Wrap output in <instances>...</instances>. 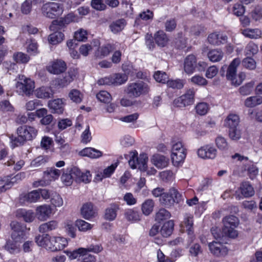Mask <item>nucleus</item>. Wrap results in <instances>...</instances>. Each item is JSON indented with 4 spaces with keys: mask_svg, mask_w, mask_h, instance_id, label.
<instances>
[{
    "mask_svg": "<svg viewBox=\"0 0 262 262\" xmlns=\"http://www.w3.org/2000/svg\"><path fill=\"white\" fill-rule=\"evenodd\" d=\"M35 242L39 246L52 252L59 251L67 246L68 242L66 238L60 236H50L49 234L38 235Z\"/></svg>",
    "mask_w": 262,
    "mask_h": 262,
    "instance_id": "obj_1",
    "label": "nucleus"
},
{
    "mask_svg": "<svg viewBox=\"0 0 262 262\" xmlns=\"http://www.w3.org/2000/svg\"><path fill=\"white\" fill-rule=\"evenodd\" d=\"M150 91V86L143 81H137L129 83L126 89V92L130 97L138 98L148 94Z\"/></svg>",
    "mask_w": 262,
    "mask_h": 262,
    "instance_id": "obj_2",
    "label": "nucleus"
},
{
    "mask_svg": "<svg viewBox=\"0 0 262 262\" xmlns=\"http://www.w3.org/2000/svg\"><path fill=\"white\" fill-rule=\"evenodd\" d=\"M125 74L116 73L110 76L104 77L98 81L100 84L119 85L126 82L128 79L127 75H133L130 73L129 67H123Z\"/></svg>",
    "mask_w": 262,
    "mask_h": 262,
    "instance_id": "obj_3",
    "label": "nucleus"
},
{
    "mask_svg": "<svg viewBox=\"0 0 262 262\" xmlns=\"http://www.w3.org/2000/svg\"><path fill=\"white\" fill-rule=\"evenodd\" d=\"M18 81L16 83V91L21 95L30 96L35 89V83L30 78L24 75H19Z\"/></svg>",
    "mask_w": 262,
    "mask_h": 262,
    "instance_id": "obj_4",
    "label": "nucleus"
},
{
    "mask_svg": "<svg viewBox=\"0 0 262 262\" xmlns=\"http://www.w3.org/2000/svg\"><path fill=\"white\" fill-rule=\"evenodd\" d=\"M187 151L181 141L174 143L171 147V159L173 165L179 166L186 158Z\"/></svg>",
    "mask_w": 262,
    "mask_h": 262,
    "instance_id": "obj_5",
    "label": "nucleus"
},
{
    "mask_svg": "<svg viewBox=\"0 0 262 262\" xmlns=\"http://www.w3.org/2000/svg\"><path fill=\"white\" fill-rule=\"evenodd\" d=\"M40 11L43 16L50 18H54L61 15L63 10L61 5L58 3L47 2L42 5Z\"/></svg>",
    "mask_w": 262,
    "mask_h": 262,
    "instance_id": "obj_6",
    "label": "nucleus"
},
{
    "mask_svg": "<svg viewBox=\"0 0 262 262\" xmlns=\"http://www.w3.org/2000/svg\"><path fill=\"white\" fill-rule=\"evenodd\" d=\"M224 227L223 232L225 235L231 238L237 236V232L235 229L239 224V220L234 215H229L224 217L223 220Z\"/></svg>",
    "mask_w": 262,
    "mask_h": 262,
    "instance_id": "obj_7",
    "label": "nucleus"
},
{
    "mask_svg": "<svg viewBox=\"0 0 262 262\" xmlns=\"http://www.w3.org/2000/svg\"><path fill=\"white\" fill-rule=\"evenodd\" d=\"M102 250V248L99 245L91 246L88 248H79L78 249L71 250H64V253L69 257L70 260L81 257L82 259L83 256L86 253L89 252H94L95 253H99Z\"/></svg>",
    "mask_w": 262,
    "mask_h": 262,
    "instance_id": "obj_8",
    "label": "nucleus"
},
{
    "mask_svg": "<svg viewBox=\"0 0 262 262\" xmlns=\"http://www.w3.org/2000/svg\"><path fill=\"white\" fill-rule=\"evenodd\" d=\"M131 158L128 161V164L133 169L138 168L141 171H145L147 169L148 157L145 154H142L138 157L136 152H131Z\"/></svg>",
    "mask_w": 262,
    "mask_h": 262,
    "instance_id": "obj_9",
    "label": "nucleus"
},
{
    "mask_svg": "<svg viewBox=\"0 0 262 262\" xmlns=\"http://www.w3.org/2000/svg\"><path fill=\"white\" fill-rule=\"evenodd\" d=\"M194 95L195 92L193 90H188L184 94L173 100V105L178 107H184L191 105L194 102Z\"/></svg>",
    "mask_w": 262,
    "mask_h": 262,
    "instance_id": "obj_10",
    "label": "nucleus"
},
{
    "mask_svg": "<svg viewBox=\"0 0 262 262\" xmlns=\"http://www.w3.org/2000/svg\"><path fill=\"white\" fill-rule=\"evenodd\" d=\"M35 132H15L10 137L11 146L14 148L23 144L27 140H31L36 136Z\"/></svg>",
    "mask_w": 262,
    "mask_h": 262,
    "instance_id": "obj_11",
    "label": "nucleus"
},
{
    "mask_svg": "<svg viewBox=\"0 0 262 262\" xmlns=\"http://www.w3.org/2000/svg\"><path fill=\"white\" fill-rule=\"evenodd\" d=\"M78 173H79V168L77 167L67 168L63 170L61 176V181L65 186H71L74 180L76 181V176Z\"/></svg>",
    "mask_w": 262,
    "mask_h": 262,
    "instance_id": "obj_12",
    "label": "nucleus"
},
{
    "mask_svg": "<svg viewBox=\"0 0 262 262\" xmlns=\"http://www.w3.org/2000/svg\"><path fill=\"white\" fill-rule=\"evenodd\" d=\"M210 252L218 257H224L227 255L228 249L220 242L213 241L208 245Z\"/></svg>",
    "mask_w": 262,
    "mask_h": 262,
    "instance_id": "obj_13",
    "label": "nucleus"
},
{
    "mask_svg": "<svg viewBox=\"0 0 262 262\" xmlns=\"http://www.w3.org/2000/svg\"><path fill=\"white\" fill-rule=\"evenodd\" d=\"M12 230L11 238L16 240H23L25 235L26 226L17 221H12L10 224Z\"/></svg>",
    "mask_w": 262,
    "mask_h": 262,
    "instance_id": "obj_14",
    "label": "nucleus"
},
{
    "mask_svg": "<svg viewBox=\"0 0 262 262\" xmlns=\"http://www.w3.org/2000/svg\"><path fill=\"white\" fill-rule=\"evenodd\" d=\"M198 156L202 159H214L217 155V149L211 145H206L200 148L197 151Z\"/></svg>",
    "mask_w": 262,
    "mask_h": 262,
    "instance_id": "obj_15",
    "label": "nucleus"
},
{
    "mask_svg": "<svg viewBox=\"0 0 262 262\" xmlns=\"http://www.w3.org/2000/svg\"><path fill=\"white\" fill-rule=\"evenodd\" d=\"M66 69V63L64 61L60 59L51 62L47 67L48 71L54 74H59L64 72Z\"/></svg>",
    "mask_w": 262,
    "mask_h": 262,
    "instance_id": "obj_16",
    "label": "nucleus"
},
{
    "mask_svg": "<svg viewBox=\"0 0 262 262\" xmlns=\"http://www.w3.org/2000/svg\"><path fill=\"white\" fill-rule=\"evenodd\" d=\"M197 68V61L196 57L192 55H188L184 60V70L188 74L193 73Z\"/></svg>",
    "mask_w": 262,
    "mask_h": 262,
    "instance_id": "obj_17",
    "label": "nucleus"
},
{
    "mask_svg": "<svg viewBox=\"0 0 262 262\" xmlns=\"http://www.w3.org/2000/svg\"><path fill=\"white\" fill-rule=\"evenodd\" d=\"M241 63V60L238 58L234 59L229 64L226 73L227 79L231 81V84L232 85V82L235 80V78L237 75L236 69L237 67Z\"/></svg>",
    "mask_w": 262,
    "mask_h": 262,
    "instance_id": "obj_18",
    "label": "nucleus"
},
{
    "mask_svg": "<svg viewBox=\"0 0 262 262\" xmlns=\"http://www.w3.org/2000/svg\"><path fill=\"white\" fill-rule=\"evenodd\" d=\"M52 209L49 205H40L36 208V214L38 220H47L52 213Z\"/></svg>",
    "mask_w": 262,
    "mask_h": 262,
    "instance_id": "obj_19",
    "label": "nucleus"
},
{
    "mask_svg": "<svg viewBox=\"0 0 262 262\" xmlns=\"http://www.w3.org/2000/svg\"><path fill=\"white\" fill-rule=\"evenodd\" d=\"M23 240L9 239L5 245V249L11 254H16L21 251L20 244Z\"/></svg>",
    "mask_w": 262,
    "mask_h": 262,
    "instance_id": "obj_20",
    "label": "nucleus"
},
{
    "mask_svg": "<svg viewBox=\"0 0 262 262\" xmlns=\"http://www.w3.org/2000/svg\"><path fill=\"white\" fill-rule=\"evenodd\" d=\"M25 178V173L20 172L17 173L14 177L12 178L11 181L9 182L6 181L5 180H3L2 178H0V185H2V187L1 188V191H5L11 186L12 183H17L24 179Z\"/></svg>",
    "mask_w": 262,
    "mask_h": 262,
    "instance_id": "obj_21",
    "label": "nucleus"
},
{
    "mask_svg": "<svg viewBox=\"0 0 262 262\" xmlns=\"http://www.w3.org/2000/svg\"><path fill=\"white\" fill-rule=\"evenodd\" d=\"M78 155L87 157L91 159H97L102 156V152L94 148L85 147L78 152Z\"/></svg>",
    "mask_w": 262,
    "mask_h": 262,
    "instance_id": "obj_22",
    "label": "nucleus"
},
{
    "mask_svg": "<svg viewBox=\"0 0 262 262\" xmlns=\"http://www.w3.org/2000/svg\"><path fill=\"white\" fill-rule=\"evenodd\" d=\"M15 216L18 219H23L26 222H32L35 217L34 213L31 210L19 209L15 212Z\"/></svg>",
    "mask_w": 262,
    "mask_h": 262,
    "instance_id": "obj_23",
    "label": "nucleus"
},
{
    "mask_svg": "<svg viewBox=\"0 0 262 262\" xmlns=\"http://www.w3.org/2000/svg\"><path fill=\"white\" fill-rule=\"evenodd\" d=\"M151 161L156 167L162 169L168 166L169 159L164 156L156 154L152 156Z\"/></svg>",
    "mask_w": 262,
    "mask_h": 262,
    "instance_id": "obj_24",
    "label": "nucleus"
},
{
    "mask_svg": "<svg viewBox=\"0 0 262 262\" xmlns=\"http://www.w3.org/2000/svg\"><path fill=\"white\" fill-rule=\"evenodd\" d=\"M239 123V117L234 114H230L225 120V125L232 131H236Z\"/></svg>",
    "mask_w": 262,
    "mask_h": 262,
    "instance_id": "obj_25",
    "label": "nucleus"
},
{
    "mask_svg": "<svg viewBox=\"0 0 262 262\" xmlns=\"http://www.w3.org/2000/svg\"><path fill=\"white\" fill-rule=\"evenodd\" d=\"M81 214L83 218L88 220L95 216L96 211L92 203H86L81 207Z\"/></svg>",
    "mask_w": 262,
    "mask_h": 262,
    "instance_id": "obj_26",
    "label": "nucleus"
},
{
    "mask_svg": "<svg viewBox=\"0 0 262 262\" xmlns=\"http://www.w3.org/2000/svg\"><path fill=\"white\" fill-rule=\"evenodd\" d=\"M124 215L126 220L131 223H136L141 221L142 217L140 213L134 209H126Z\"/></svg>",
    "mask_w": 262,
    "mask_h": 262,
    "instance_id": "obj_27",
    "label": "nucleus"
},
{
    "mask_svg": "<svg viewBox=\"0 0 262 262\" xmlns=\"http://www.w3.org/2000/svg\"><path fill=\"white\" fill-rule=\"evenodd\" d=\"M155 202L152 199H147L141 204V210L143 214L145 216L149 215L154 211Z\"/></svg>",
    "mask_w": 262,
    "mask_h": 262,
    "instance_id": "obj_28",
    "label": "nucleus"
},
{
    "mask_svg": "<svg viewBox=\"0 0 262 262\" xmlns=\"http://www.w3.org/2000/svg\"><path fill=\"white\" fill-rule=\"evenodd\" d=\"M241 32L245 37L250 39L259 38L262 35L261 30L258 28L241 29Z\"/></svg>",
    "mask_w": 262,
    "mask_h": 262,
    "instance_id": "obj_29",
    "label": "nucleus"
},
{
    "mask_svg": "<svg viewBox=\"0 0 262 262\" xmlns=\"http://www.w3.org/2000/svg\"><path fill=\"white\" fill-rule=\"evenodd\" d=\"M119 205L117 204H111L105 210V219L107 220L114 221L117 216V212L119 210Z\"/></svg>",
    "mask_w": 262,
    "mask_h": 262,
    "instance_id": "obj_30",
    "label": "nucleus"
},
{
    "mask_svg": "<svg viewBox=\"0 0 262 262\" xmlns=\"http://www.w3.org/2000/svg\"><path fill=\"white\" fill-rule=\"evenodd\" d=\"M48 106L52 112L54 113L61 114L63 111V104L61 99H56L50 101L48 103Z\"/></svg>",
    "mask_w": 262,
    "mask_h": 262,
    "instance_id": "obj_31",
    "label": "nucleus"
},
{
    "mask_svg": "<svg viewBox=\"0 0 262 262\" xmlns=\"http://www.w3.org/2000/svg\"><path fill=\"white\" fill-rule=\"evenodd\" d=\"M155 40L158 46L163 47L168 42L169 39L165 32L159 31L155 34Z\"/></svg>",
    "mask_w": 262,
    "mask_h": 262,
    "instance_id": "obj_32",
    "label": "nucleus"
},
{
    "mask_svg": "<svg viewBox=\"0 0 262 262\" xmlns=\"http://www.w3.org/2000/svg\"><path fill=\"white\" fill-rule=\"evenodd\" d=\"M174 223L173 221L169 220L165 222L162 226L160 233L161 235L165 237L169 236L173 230Z\"/></svg>",
    "mask_w": 262,
    "mask_h": 262,
    "instance_id": "obj_33",
    "label": "nucleus"
},
{
    "mask_svg": "<svg viewBox=\"0 0 262 262\" xmlns=\"http://www.w3.org/2000/svg\"><path fill=\"white\" fill-rule=\"evenodd\" d=\"M193 217L191 215L186 214L184 216V221L181 224L182 228L186 229L188 234L191 235L193 233Z\"/></svg>",
    "mask_w": 262,
    "mask_h": 262,
    "instance_id": "obj_34",
    "label": "nucleus"
},
{
    "mask_svg": "<svg viewBox=\"0 0 262 262\" xmlns=\"http://www.w3.org/2000/svg\"><path fill=\"white\" fill-rule=\"evenodd\" d=\"M262 104V97L258 96H250L247 98L244 101V105L247 107H254Z\"/></svg>",
    "mask_w": 262,
    "mask_h": 262,
    "instance_id": "obj_35",
    "label": "nucleus"
},
{
    "mask_svg": "<svg viewBox=\"0 0 262 262\" xmlns=\"http://www.w3.org/2000/svg\"><path fill=\"white\" fill-rule=\"evenodd\" d=\"M241 193L245 197H249L253 196L255 191L253 187L248 182H245L242 183L240 186Z\"/></svg>",
    "mask_w": 262,
    "mask_h": 262,
    "instance_id": "obj_36",
    "label": "nucleus"
},
{
    "mask_svg": "<svg viewBox=\"0 0 262 262\" xmlns=\"http://www.w3.org/2000/svg\"><path fill=\"white\" fill-rule=\"evenodd\" d=\"M35 95L39 98H49L53 95L52 91L49 87H41L35 91Z\"/></svg>",
    "mask_w": 262,
    "mask_h": 262,
    "instance_id": "obj_37",
    "label": "nucleus"
},
{
    "mask_svg": "<svg viewBox=\"0 0 262 262\" xmlns=\"http://www.w3.org/2000/svg\"><path fill=\"white\" fill-rule=\"evenodd\" d=\"M58 226L57 221L53 220L43 223L39 227V231L41 233H46L55 230Z\"/></svg>",
    "mask_w": 262,
    "mask_h": 262,
    "instance_id": "obj_38",
    "label": "nucleus"
},
{
    "mask_svg": "<svg viewBox=\"0 0 262 262\" xmlns=\"http://www.w3.org/2000/svg\"><path fill=\"white\" fill-rule=\"evenodd\" d=\"M126 23V21L124 19H119L114 22H113L110 26V28L112 32L114 33H117L122 31Z\"/></svg>",
    "mask_w": 262,
    "mask_h": 262,
    "instance_id": "obj_39",
    "label": "nucleus"
},
{
    "mask_svg": "<svg viewBox=\"0 0 262 262\" xmlns=\"http://www.w3.org/2000/svg\"><path fill=\"white\" fill-rule=\"evenodd\" d=\"M64 38V34L61 32H55L50 34L48 37V41L50 43L57 45L60 43Z\"/></svg>",
    "mask_w": 262,
    "mask_h": 262,
    "instance_id": "obj_40",
    "label": "nucleus"
},
{
    "mask_svg": "<svg viewBox=\"0 0 262 262\" xmlns=\"http://www.w3.org/2000/svg\"><path fill=\"white\" fill-rule=\"evenodd\" d=\"M255 82L251 81L241 86L238 89L239 94L244 96L250 95L253 91Z\"/></svg>",
    "mask_w": 262,
    "mask_h": 262,
    "instance_id": "obj_41",
    "label": "nucleus"
},
{
    "mask_svg": "<svg viewBox=\"0 0 262 262\" xmlns=\"http://www.w3.org/2000/svg\"><path fill=\"white\" fill-rule=\"evenodd\" d=\"M166 83L167 86L169 88L174 90H180L184 87L185 81L180 79H171L168 80Z\"/></svg>",
    "mask_w": 262,
    "mask_h": 262,
    "instance_id": "obj_42",
    "label": "nucleus"
},
{
    "mask_svg": "<svg viewBox=\"0 0 262 262\" xmlns=\"http://www.w3.org/2000/svg\"><path fill=\"white\" fill-rule=\"evenodd\" d=\"M224 55L223 52L220 50H212L207 54L209 60L212 62H217L220 61Z\"/></svg>",
    "mask_w": 262,
    "mask_h": 262,
    "instance_id": "obj_43",
    "label": "nucleus"
},
{
    "mask_svg": "<svg viewBox=\"0 0 262 262\" xmlns=\"http://www.w3.org/2000/svg\"><path fill=\"white\" fill-rule=\"evenodd\" d=\"M114 50L113 47L111 45L99 48L95 53L97 57L102 58L108 55Z\"/></svg>",
    "mask_w": 262,
    "mask_h": 262,
    "instance_id": "obj_44",
    "label": "nucleus"
},
{
    "mask_svg": "<svg viewBox=\"0 0 262 262\" xmlns=\"http://www.w3.org/2000/svg\"><path fill=\"white\" fill-rule=\"evenodd\" d=\"M75 226L73 222L71 220H67L64 223V227L67 232L72 238L76 237V229Z\"/></svg>",
    "mask_w": 262,
    "mask_h": 262,
    "instance_id": "obj_45",
    "label": "nucleus"
},
{
    "mask_svg": "<svg viewBox=\"0 0 262 262\" xmlns=\"http://www.w3.org/2000/svg\"><path fill=\"white\" fill-rule=\"evenodd\" d=\"M79 172L77 176H76V181L78 182H83L85 184L89 183L91 182L92 176L90 171H86L85 172H81L79 169Z\"/></svg>",
    "mask_w": 262,
    "mask_h": 262,
    "instance_id": "obj_46",
    "label": "nucleus"
},
{
    "mask_svg": "<svg viewBox=\"0 0 262 262\" xmlns=\"http://www.w3.org/2000/svg\"><path fill=\"white\" fill-rule=\"evenodd\" d=\"M215 143L216 147L220 150L225 151L229 148V145L226 139L222 136H218L216 138Z\"/></svg>",
    "mask_w": 262,
    "mask_h": 262,
    "instance_id": "obj_47",
    "label": "nucleus"
},
{
    "mask_svg": "<svg viewBox=\"0 0 262 262\" xmlns=\"http://www.w3.org/2000/svg\"><path fill=\"white\" fill-rule=\"evenodd\" d=\"M209 105L206 102L198 103L195 107L196 114L200 116L205 115L209 111Z\"/></svg>",
    "mask_w": 262,
    "mask_h": 262,
    "instance_id": "obj_48",
    "label": "nucleus"
},
{
    "mask_svg": "<svg viewBox=\"0 0 262 262\" xmlns=\"http://www.w3.org/2000/svg\"><path fill=\"white\" fill-rule=\"evenodd\" d=\"M50 202L52 205L55 207H61L63 204V201L62 197L57 192H52L50 198Z\"/></svg>",
    "mask_w": 262,
    "mask_h": 262,
    "instance_id": "obj_49",
    "label": "nucleus"
},
{
    "mask_svg": "<svg viewBox=\"0 0 262 262\" xmlns=\"http://www.w3.org/2000/svg\"><path fill=\"white\" fill-rule=\"evenodd\" d=\"M79 231L86 232L92 228L93 226L90 223L82 220H77L75 223Z\"/></svg>",
    "mask_w": 262,
    "mask_h": 262,
    "instance_id": "obj_50",
    "label": "nucleus"
},
{
    "mask_svg": "<svg viewBox=\"0 0 262 262\" xmlns=\"http://www.w3.org/2000/svg\"><path fill=\"white\" fill-rule=\"evenodd\" d=\"M27 44L28 53L31 55H35L38 53V45L35 40L32 39L28 40Z\"/></svg>",
    "mask_w": 262,
    "mask_h": 262,
    "instance_id": "obj_51",
    "label": "nucleus"
},
{
    "mask_svg": "<svg viewBox=\"0 0 262 262\" xmlns=\"http://www.w3.org/2000/svg\"><path fill=\"white\" fill-rule=\"evenodd\" d=\"M97 99L101 102L109 103L112 100L111 94L106 91H101L96 95Z\"/></svg>",
    "mask_w": 262,
    "mask_h": 262,
    "instance_id": "obj_52",
    "label": "nucleus"
},
{
    "mask_svg": "<svg viewBox=\"0 0 262 262\" xmlns=\"http://www.w3.org/2000/svg\"><path fill=\"white\" fill-rule=\"evenodd\" d=\"M24 198L28 202H36L40 199V194L38 190H33L25 194Z\"/></svg>",
    "mask_w": 262,
    "mask_h": 262,
    "instance_id": "obj_53",
    "label": "nucleus"
},
{
    "mask_svg": "<svg viewBox=\"0 0 262 262\" xmlns=\"http://www.w3.org/2000/svg\"><path fill=\"white\" fill-rule=\"evenodd\" d=\"M160 201L161 204L166 206H171L174 203V201L173 199V196H171L169 192L163 194L161 197Z\"/></svg>",
    "mask_w": 262,
    "mask_h": 262,
    "instance_id": "obj_54",
    "label": "nucleus"
},
{
    "mask_svg": "<svg viewBox=\"0 0 262 262\" xmlns=\"http://www.w3.org/2000/svg\"><path fill=\"white\" fill-rule=\"evenodd\" d=\"M49 160L47 156H40L33 160L31 163V166L32 168H37L45 164Z\"/></svg>",
    "mask_w": 262,
    "mask_h": 262,
    "instance_id": "obj_55",
    "label": "nucleus"
},
{
    "mask_svg": "<svg viewBox=\"0 0 262 262\" xmlns=\"http://www.w3.org/2000/svg\"><path fill=\"white\" fill-rule=\"evenodd\" d=\"M70 99L74 102L80 103L81 102L83 95L80 92L77 90L73 89L69 94Z\"/></svg>",
    "mask_w": 262,
    "mask_h": 262,
    "instance_id": "obj_56",
    "label": "nucleus"
},
{
    "mask_svg": "<svg viewBox=\"0 0 262 262\" xmlns=\"http://www.w3.org/2000/svg\"><path fill=\"white\" fill-rule=\"evenodd\" d=\"M251 17L256 21L262 19V7L259 5L256 6L251 12Z\"/></svg>",
    "mask_w": 262,
    "mask_h": 262,
    "instance_id": "obj_57",
    "label": "nucleus"
},
{
    "mask_svg": "<svg viewBox=\"0 0 262 262\" xmlns=\"http://www.w3.org/2000/svg\"><path fill=\"white\" fill-rule=\"evenodd\" d=\"M171 216L169 211L165 209H160L156 214L155 219L157 221H161L167 220Z\"/></svg>",
    "mask_w": 262,
    "mask_h": 262,
    "instance_id": "obj_58",
    "label": "nucleus"
},
{
    "mask_svg": "<svg viewBox=\"0 0 262 262\" xmlns=\"http://www.w3.org/2000/svg\"><path fill=\"white\" fill-rule=\"evenodd\" d=\"M67 24L64 23L63 18H61L59 20H53L50 26V29L52 31L61 30Z\"/></svg>",
    "mask_w": 262,
    "mask_h": 262,
    "instance_id": "obj_59",
    "label": "nucleus"
},
{
    "mask_svg": "<svg viewBox=\"0 0 262 262\" xmlns=\"http://www.w3.org/2000/svg\"><path fill=\"white\" fill-rule=\"evenodd\" d=\"M155 79L158 82L162 83H167L168 80V76L167 74L164 72L158 71L155 72L154 75Z\"/></svg>",
    "mask_w": 262,
    "mask_h": 262,
    "instance_id": "obj_60",
    "label": "nucleus"
},
{
    "mask_svg": "<svg viewBox=\"0 0 262 262\" xmlns=\"http://www.w3.org/2000/svg\"><path fill=\"white\" fill-rule=\"evenodd\" d=\"M242 64L245 68L250 70H254L256 67L255 61L253 58L250 57L244 59Z\"/></svg>",
    "mask_w": 262,
    "mask_h": 262,
    "instance_id": "obj_61",
    "label": "nucleus"
},
{
    "mask_svg": "<svg viewBox=\"0 0 262 262\" xmlns=\"http://www.w3.org/2000/svg\"><path fill=\"white\" fill-rule=\"evenodd\" d=\"M13 58L17 62L19 63H27L30 59L29 56L22 52L14 54Z\"/></svg>",
    "mask_w": 262,
    "mask_h": 262,
    "instance_id": "obj_62",
    "label": "nucleus"
},
{
    "mask_svg": "<svg viewBox=\"0 0 262 262\" xmlns=\"http://www.w3.org/2000/svg\"><path fill=\"white\" fill-rule=\"evenodd\" d=\"M32 0H25L21 4V12L24 14H28L32 10Z\"/></svg>",
    "mask_w": 262,
    "mask_h": 262,
    "instance_id": "obj_63",
    "label": "nucleus"
},
{
    "mask_svg": "<svg viewBox=\"0 0 262 262\" xmlns=\"http://www.w3.org/2000/svg\"><path fill=\"white\" fill-rule=\"evenodd\" d=\"M75 40L79 41H84L87 39V32L86 30L80 29L75 33Z\"/></svg>",
    "mask_w": 262,
    "mask_h": 262,
    "instance_id": "obj_64",
    "label": "nucleus"
}]
</instances>
